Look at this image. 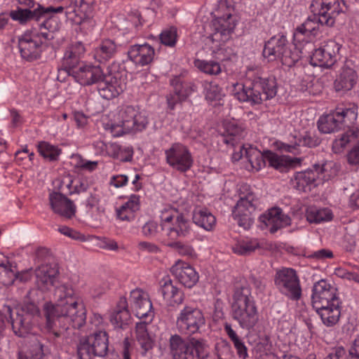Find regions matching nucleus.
Segmentation results:
<instances>
[{
	"label": "nucleus",
	"instance_id": "9d476101",
	"mask_svg": "<svg viewBox=\"0 0 359 359\" xmlns=\"http://www.w3.org/2000/svg\"><path fill=\"white\" fill-rule=\"evenodd\" d=\"M56 8L49 6L44 8L41 6L34 9L33 11L29 9L18 8L16 11L11 13L13 20L19 21L21 24L26 23L27 21L34 20L36 22L41 21L39 26L40 29L44 28L49 32H53L59 29L58 20L53 14L56 12Z\"/></svg>",
	"mask_w": 359,
	"mask_h": 359
},
{
	"label": "nucleus",
	"instance_id": "39448f33",
	"mask_svg": "<svg viewBox=\"0 0 359 359\" xmlns=\"http://www.w3.org/2000/svg\"><path fill=\"white\" fill-rule=\"evenodd\" d=\"M232 317L246 330L252 328L258 321L257 309L248 286L237 287L233 294Z\"/></svg>",
	"mask_w": 359,
	"mask_h": 359
},
{
	"label": "nucleus",
	"instance_id": "473e14b6",
	"mask_svg": "<svg viewBox=\"0 0 359 359\" xmlns=\"http://www.w3.org/2000/svg\"><path fill=\"white\" fill-rule=\"evenodd\" d=\"M58 273L55 266L50 264H42L35 270L36 283L41 290H48L53 285L55 278Z\"/></svg>",
	"mask_w": 359,
	"mask_h": 359
},
{
	"label": "nucleus",
	"instance_id": "37998d69",
	"mask_svg": "<svg viewBox=\"0 0 359 359\" xmlns=\"http://www.w3.org/2000/svg\"><path fill=\"white\" fill-rule=\"evenodd\" d=\"M316 172H318V178L322 177L323 180H329L335 177L339 172V166L332 161H325L323 164H314L313 165Z\"/></svg>",
	"mask_w": 359,
	"mask_h": 359
},
{
	"label": "nucleus",
	"instance_id": "4be33fe9",
	"mask_svg": "<svg viewBox=\"0 0 359 359\" xmlns=\"http://www.w3.org/2000/svg\"><path fill=\"white\" fill-rule=\"evenodd\" d=\"M38 34L32 36L26 32L18 39V48L21 57L27 61L32 62L41 57L42 43L38 40Z\"/></svg>",
	"mask_w": 359,
	"mask_h": 359
},
{
	"label": "nucleus",
	"instance_id": "a211bd4d",
	"mask_svg": "<svg viewBox=\"0 0 359 359\" xmlns=\"http://www.w3.org/2000/svg\"><path fill=\"white\" fill-rule=\"evenodd\" d=\"M341 46L334 41H327L325 45L316 49L310 56L312 66L331 67L337 61Z\"/></svg>",
	"mask_w": 359,
	"mask_h": 359
},
{
	"label": "nucleus",
	"instance_id": "c9c22d12",
	"mask_svg": "<svg viewBox=\"0 0 359 359\" xmlns=\"http://www.w3.org/2000/svg\"><path fill=\"white\" fill-rule=\"evenodd\" d=\"M340 304L341 302L339 300L335 302H332L330 305L316 309V312L326 326L331 327L338 323L341 316Z\"/></svg>",
	"mask_w": 359,
	"mask_h": 359
},
{
	"label": "nucleus",
	"instance_id": "0e129e2a",
	"mask_svg": "<svg viewBox=\"0 0 359 359\" xmlns=\"http://www.w3.org/2000/svg\"><path fill=\"white\" fill-rule=\"evenodd\" d=\"M158 225L154 222H148L142 227V232L147 236H154L157 232Z\"/></svg>",
	"mask_w": 359,
	"mask_h": 359
},
{
	"label": "nucleus",
	"instance_id": "393cba45",
	"mask_svg": "<svg viewBox=\"0 0 359 359\" xmlns=\"http://www.w3.org/2000/svg\"><path fill=\"white\" fill-rule=\"evenodd\" d=\"M126 83L116 76H104L97 83V89L102 97L111 100L123 92Z\"/></svg>",
	"mask_w": 359,
	"mask_h": 359
},
{
	"label": "nucleus",
	"instance_id": "e433bc0d",
	"mask_svg": "<svg viewBox=\"0 0 359 359\" xmlns=\"http://www.w3.org/2000/svg\"><path fill=\"white\" fill-rule=\"evenodd\" d=\"M159 292L169 306H179L182 304L184 294L182 291L172 285L170 280H166Z\"/></svg>",
	"mask_w": 359,
	"mask_h": 359
},
{
	"label": "nucleus",
	"instance_id": "a878e982",
	"mask_svg": "<svg viewBox=\"0 0 359 359\" xmlns=\"http://www.w3.org/2000/svg\"><path fill=\"white\" fill-rule=\"evenodd\" d=\"M130 299L135 316L140 318H148L151 321L154 316L152 304L142 290L136 289L130 292Z\"/></svg>",
	"mask_w": 359,
	"mask_h": 359
},
{
	"label": "nucleus",
	"instance_id": "ea45409f",
	"mask_svg": "<svg viewBox=\"0 0 359 359\" xmlns=\"http://www.w3.org/2000/svg\"><path fill=\"white\" fill-rule=\"evenodd\" d=\"M140 209V198L132 195L128 201L117 210V217L123 221H131L135 218V212Z\"/></svg>",
	"mask_w": 359,
	"mask_h": 359
},
{
	"label": "nucleus",
	"instance_id": "f3484780",
	"mask_svg": "<svg viewBox=\"0 0 359 359\" xmlns=\"http://www.w3.org/2000/svg\"><path fill=\"white\" fill-rule=\"evenodd\" d=\"M205 324L202 312L191 306H185L177 318L176 325L181 333L194 334Z\"/></svg>",
	"mask_w": 359,
	"mask_h": 359
},
{
	"label": "nucleus",
	"instance_id": "5fc2aeb1",
	"mask_svg": "<svg viewBox=\"0 0 359 359\" xmlns=\"http://www.w3.org/2000/svg\"><path fill=\"white\" fill-rule=\"evenodd\" d=\"M299 142L304 146L311 148L318 146L321 142V140L316 135L306 132L305 135L299 139Z\"/></svg>",
	"mask_w": 359,
	"mask_h": 359
},
{
	"label": "nucleus",
	"instance_id": "bb28decb",
	"mask_svg": "<svg viewBox=\"0 0 359 359\" xmlns=\"http://www.w3.org/2000/svg\"><path fill=\"white\" fill-rule=\"evenodd\" d=\"M72 76L83 86L97 84L104 77L100 66L81 65L76 70H72Z\"/></svg>",
	"mask_w": 359,
	"mask_h": 359
},
{
	"label": "nucleus",
	"instance_id": "3c124183",
	"mask_svg": "<svg viewBox=\"0 0 359 359\" xmlns=\"http://www.w3.org/2000/svg\"><path fill=\"white\" fill-rule=\"evenodd\" d=\"M167 245L175 250L182 256H186L191 258L196 256L195 251L191 245L180 241L170 242L167 244Z\"/></svg>",
	"mask_w": 359,
	"mask_h": 359
},
{
	"label": "nucleus",
	"instance_id": "72a5a7b5",
	"mask_svg": "<svg viewBox=\"0 0 359 359\" xmlns=\"http://www.w3.org/2000/svg\"><path fill=\"white\" fill-rule=\"evenodd\" d=\"M130 60L142 66L150 63L154 55V48L148 44L134 45L128 52Z\"/></svg>",
	"mask_w": 359,
	"mask_h": 359
},
{
	"label": "nucleus",
	"instance_id": "b1692460",
	"mask_svg": "<svg viewBox=\"0 0 359 359\" xmlns=\"http://www.w3.org/2000/svg\"><path fill=\"white\" fill-rule=\"evenodd\" d=\"M49 202L53 211L62 217L72 219L76 214V208L73 201L60 192H51Z\"/></svg>",
	"mask_w": 359,
	"mask_h": 359
},
{
	"label": "nucleus",
	"instance_id": "338daca9",
	"mask_svg": "<svg viewBox=\"0 0 359 359\" xmlns=\"http://www.w3.org/2000/svg\"><path fill=\"white\" fill-rule=\"evenodd\" d=\"M138 246L140 250L148 252L158 253L160 252L159 248L156 245L149 242L142 241L139 243Z\"/></svg>",
	"mask_w": 359,
	"mask_h": 359
},
{
	"label": "nucleus",
	"instance_id": "ddd939ff",
	"mask_svg": "<svg viewBox=\"0 0 359 359\" xmlns=\"http://www.w3.org/2000/svg\"><path fill=\"white\" fill-rule=\"evenodd\" d=\"M94 0H63L56 7V12H65L67 18L76 25L82 24L90 18L93 11Z\"/></svg>",
	"mask_w": 359,
	"mask_h": 359
},
{
	"label": "nucleus",
	"instance_id": "de8ad7c7",
	"mask_svg": "<svg viewBox=\"0 0 359 359\" xmlns=\"http://www.w3.org/2000/svg\"><path fill=\"white\" fill-rule=\"evenodd\" d=\"M194 65L200 71L209 75H217L221 72V66L216 61L196 60Z\"/></svg>",
	"mask_w": 359,
	"mask_h": 359
},
{
	"label": "nucleus",
	"instance_id": "8fccbe9b",
	"mask_svg": "<svg viewBox=\"0 0 359 359\" xmlns=\"http://www.w3.org/2000/svg\"><path fill=\"white\" fill-rule=\"evenodd\" d=\"M204 91L205 99L210 101L219 100L223 96L222 89L215 82H205Z\"/></svg>",
	"mask_w": 359,
	"mask_h": 359
},
{
	"label": "nucleus",
	"instance_id": "f8f14e48",
	"mask_svg": "<svg viewBox=\"0 0 359 359\" xmlns=\"http://www.w3.org/2000/svg\"><path fill=\"white\" fill-rule=\"evenodd\" d=\"M108 350V334L102 330L82 337L77 345L79 359H92L93 356L104 357Z\"/></svg>",
	"mask_w": 359,
	"mask_h": 359
},
{
	"label": "nucleus",
	"instance_id": "6ab92c4d",
	"mask_svg": "<svg viewBox=\"0 0 359 359\" xmlns=\"http://www.w3.org/2000/svg\"><path fill=\"white\" fill-rule=\"evenodd\" d=\"M167 163L180 172H186L191 168L193 159L187 147L181 144H174L166 150Z\"/></svg>",
	"mask_w": 359,
	"mask_h": 359
},
{
	"label": "nucleus",
	"instance_id": "7ed1b4c3",
	"mask_svg": "<svg viewBox=\"0 0 359 359\" xmlns=\"http://www.w3.org/2000/svg\"><path fill=\"white\" fill-rule=\"evenodd\" d=\"M36 293V290L28 291L25 297L27 301L15 309V315L10 306L4 305L1 309L4 315L10 318L12 330L16 336L26 337L32 330V319L40 313L39 309L34 302Z\"/></svg>",
	"mask_w": 359,
	"mask_h": 359
},
{
	"label": "nucleus",
	"instance_id": "1a4fd4ad",
	"mask_svg": "<svg viewBox=\"0 0 359 359\" xmlns=\"http://www.w3.org/2000/svg\"><path fill=\"white\" fill-rule=\"evenodd\" d=\"M238 196L239 200L233 210V216L239 226L248 229L253 223L252 214L257 208V200L250 186L247 184L240 186Z\"/></svg>",
	"mask_w": 359,
	"mask_h": 359
},
{
	"label": "nucleus",
	"instance_id": "c756f323",
	"mask_svg": "<svg viewBox=\"0 0 359 359\" xmlns=\"http://www.w3.org/2000/svg\"><path fill=\"white\" fill-rule=\"evenodd\" d=\"M358 79L356 72L348 64L344 65L334 81V88L337 92L344 93L351 90Z\"/></svg>",
	"mask_w": 359,
	"mask_h": 359
},
{
	"label": "nucleus",
	"instance_id": "a18cd8bd",
	"mask_svg": "<svg viewBox=\"0 0 359 359\" xmlns=\"http://www.w3.org/2000/svg\"><path fill=\"white\" fill-rule=\"evenodd\" d=\"M259 248V243L256 241H241L237 242L233 247L232 250L234 253L246 256L250 255L256 249Z\"/></svg>",
	"mask_w": 359,
	"mask_h": 359
},
{
	"label": "nucleus",
	"instance_id": "09e8293b",
	"mask_svg": "<svg viewBox=\"0 0 359 359\" xmlns=\"http://www.w3.org/2000/svg\"><path fill=\"white\" fill-rule=\"evenodd\" d=\"M81 57L72 54L69 55L67 52H65L62 59L63 70L65 71L69 76H72V70H76L83 63L81 62Z\"/></svg>",
	"mask_w": 359,
	"mask_h": 359
},
{
	"label": "nucleus",
	"instance_id": "f704fd0d",
	"mask_svg": "<svg viewBox=\"0 0 359 359\" xmlns=\"http://www.w3.org/2000/svg\"><path fill=\"white\" fill-rule=\"evenodd\" d=\"M318 179V172L313 168H309L304 171L297 172L291 179V183L294 189L299 191H306L311 189V187H316Z\"/></svg>",
	"mask_w": 359,
	"mask_h": 359
},
{
	"label": "nucleus",
	"instance_id": "bf43d9fd",
	"mask_svg": "<svg viewBox=\"0 0 359 359\" xmlns=\"http://www.w3.org/2000/svg\"><path fill=\"white\" fill-rule=\"evenodd\" d=\"M233 343L238 356L243 359H245L248 356V354L247 347L244 343L239 338L233 341Z\"/></svg>",
	"mask_w": 359,
	"mask_h": 359
},
{
	"label": "nucleus",
	"instance_id": "58836bf2",
	"mask_svg": "<svg viewBox=\"0 0 359 359\" xmlns=\"http://www.w3.org/2000/svg\"><path fill=\"white\" fill-rule=\"evenodd\" d=\"M147 326V323L146 321H142L136 324V339L142 348L141 353L143 355H145L154 347V341L148 333Z\"/></svg>",
	"mask_w": 359,
	"mask_h": 359
},
{
	"label": "nucleus",
	"instance_id": "4468645a",
	"mask_svg": "<svg viewBox=\"0 0 359 359\" xmlns=\"http://www.w3.org/2000/svg\"><path fill=\"white\" fill-rule=\"evenodd\" d=\"M275 285L278 290L289 299L298 300L302 296V288L296 271L290 268H283L276 271Z\"/></svg>",
	"mask_w": 359,
	"mask_h": 359
},
{
	"label": "nucleus",
	"instance_id": "6e6552de",
	"mask_svg": "<svg viewBox=\"0 0 359 359\" xmlns=\"http://www.w3.org/2000/svg\"><path fill=\"white\" fill-rule=\"evenodd\" d=\"M263 55L269 61L278 58L288 67L294 65L301 57L300 51L290 45L284 36L271 37L264 45Z\"/></svg>",
	"mask_w": 359,
	"mask_h": 359
},
{
	"label": "nucleus",
	"instance_id": "5701e85b",
	"mask_svg": "<svg viewBox=\"0 0 359 359\" xmlns=\"http://www.w3.org/2000/svg\"><path fill=\"white\" fill-rule=\"evenodd\" d=\"M25 346L18 353V359H42L46 352L43 339L41 337L31 333L26 336Z\"/></svg>",
	"mask_w": 359,
	"mask_h": 359
},
{
	"label": "nucleus",
	"instance_id": "4d7b16f0",
	"mask_svg": "<svg viewBox=\"0 0 359 359\" xmlns=\"http://www.w3.org/2000/svg\"><path fill=\"white\" fill-rule=\"evenodd\" d=\"M346 157L350 165H359V142L348 152Z\"/></svg>",
	"mask_w": 359,
	"mask_h": 359
},
{
	"label": "nucleus",
	"instance_id": "69168bd1",
	"mask_svg": "<svg viewBox=\"0 0 359 359\" xmlns=\"http://www.w3.org/2000/svg\"><path fill=\"white\" fill-rule=\"evenodd\" d=\"M66 52H67L69 55L73 54L81 57V55H83L85 52V48L82 43L77 42L75 44L70 46L69 48H68Z\"/></svg>",
	"mask_w": 359,
	"mask_h": 359
},
{
	"label": "nucleus",
	"instance_id": "aec40b11",
	"mask_svg": "<svg viewBox=\"0 0 359 359\" xmlns=\"http://www.w3.org/2000/svg\"><path fill=\"white\" fill-rule=\"evenodd\" d=\"M170 85L173 88V93L166 97L168 108L175 109L177 103H181L196 90V86L191 82H186L180 76H176L171 79Z\"/></svg>",
	"mask_w": 359,
	"mask_h": 359
},
{
	"label": "nucleus",
	"instance_id": "680f3d73",
	"mask_svg": "<svg viewBox=\"0 0 359 359\" xmlns=\"http://www.w3.org/2000/svg\"><path fill=\"white\" fill-rule=\"evenodd\" d=\"M307 31L311 33V35H315L318 26L320 24L317 20L315 19V15L313 17H309L308 19L304 22Z\"/></svg>",
	"mask_w": 359,
	"mask_h": 359
},
{
	"label": "nucleus",
	"instance_id": "e2e57ef3",
	"mask_svg": "<svg viewBox=\"0 0 359 359\" xmlns=\"http://www.w3.org/2000/svg\"><path fill=\"white\" fill-rule=\"evenodd\" d=\"M346 359H359V336L354 340L349 348Z\"/></svg>",
	"mask_w": 359,
	"mask_h": 359
},
{
	"label": "nucleus",
	"instance_id": "f257e3e1",
	"mask_svg": "<svg viewBox=\"0 0 359 359\" xmlns=\"http://www.w3.org/2000/svg\"><path fill=\"white\" fill-rule=\"evenodd\" d=\"M55 304L50 302L43 306L46 318V330L54 339H67L69 327L79 329L86 320L84 305L77 298L72 286L62 284L57 286L54 292Z\"/></svg>",
	"mask_w": 359,
	"mask_h": 359
},
{
	"label": "nucleus",
	"instance_id": "2f4dec72",
	"mask_svg": "<svg viewBox=\"0 0 359 359\" xmlns=\"http://www.w3.org/2000/svg\"><path fill=\"white\" fill-rule=\"evenodd\" d=\"M130 318L127 299L121 297L110 315V322L115 327L124 329L129 324Z\"/></svg>",
	"mask_w": 359,
	"mask_h": 359
},
{
	"label": "nucleus",
	"instance_id": "2eb2a0df",
	"mask_svg": "<svg viewBox=\"0 0 359 359\" xmlns=\"http://www.w3.org/2000/svg\"><path fill=\"white\" fill-rule=\"evenodd\" d=\"M245 155L252 168L256 170H259L262 168L264 167L266 162L269 163L270 166L279 170L285 168L287 165H291L292 163V160L286 156H278L271 151L261 153L257 149L250 148L245 149Z\"/></svg>",
	"mask_w": 359,
	"mask_h": 359
},
{
	"label": "nucleus",
	"instance_id": "6e6d98bb",
	"mask_svg": "<svg viewBox=\"0 0 359 359\" xmlns=\"http://www.w3.org/2000/svg\"><path fill=\"white\" fill-rule=\"evenodd\" d=\"M58 231L63 235L69 236L74 240L85 241V236L81 234L80 232L71 229L68 226H63L59 228Z\"/></svg>",
	"mask_w": 359,
	"mask_h": 359
},
{
	"label": "nucleus",
	"instance_id": "9b49d317",
	"mask_svg": "<svg viewBox=\"0 0 359 359\" xmlns=\"http://www.w3.org/2000/svg\"><path fill=\"white\" fill-rule=\"evenodd\" d=\"M310 9L320 25L332 27L337 17L346 13L348 7L344 0H313Z\"/></svg>",
	"mask_w": 359,
	"mask_h": 359
},
{
	"label": "nucleus",
	"instance_id": "20e7f679",
	"mask_svg": "<svg viewBox=\"0 0 359 359\" xmlns=\"http://www.w3.org/2000/svg\"><path fill=\"white\" fill-rule=\"evenodd\" d=\"M276 93L275 79L261 76H255L249 85L236 83L233 90V94L238 100L250 102L252 104H259L264 100L272 98Z\"/></svg>",
	"mask_w": 359,
	"mask_h": 359
},
{
	"label": "nucleus",
	"instance_id": "423d86ee",
	"mask_svg": "<svg viewBox=\"0 0 359 359\" xmlns=\"http://www.w3.org/2000/svg\"><path fill=\"white\" fill-rule=\"evenodd\" d=\"M232 0H220L217 7L212 13L214 19L211 22L212 33L210 39L212 42L222 43L227 41L230 34L236 27L235 20L233 18L232 12L233 7Z\"/></svg>",
	"mask_w": 359,
	"mask_h": 359
},
{
	"label": "nucleus",
	"instance_id": "0eeeda50",
	"mask_svg": "<svg viewBox=\"0 0 359 359\" xmlns=\"http://www.w3.org/2000/svg\"><path fill=\"white\" fill-rule=\"evenodd\" d=\"M148 123L147 117L133 106H126L118 114V120L110 124V131L114 137L144 130Z\"/></svg>",
	"mask_w": 359,
	"mask_h": 359
},
{
	"label": "nucleus",
	"instance_id": "412c9836",
	"mask_svg": "<svg viewBox=\"0 0 359 359\" xmlns=\"http://www.w3.org/2000/svg\"><path fill=\"white\" fill-rule=\"evenodd\" d=\"M337 289L332 287L326 280L322 279L316 283L313 287L311 296L313 307L319 309L323 306L339 301L336 294Z\"/></svg>",
	"mask_w": 359,
	"mask_h": 359
},
{
	"label": "nucleus",
	"instance_id": "f03ea898",
	"mask_svg": "<svg viewBox=\"0 0 359 359\" xmlns=\"http://www.w3.org/2000/svg\"><path fill=\"white\" fill-rule=\"evenodd\" d=\"M357 116L358 107L352 104L348 107L337 108L332 113L320 117L318 128L322 133H331L342 128H349L340 138L333 142L332 150L334 153H341L348 143L359 138V128H350Z\"/></svg>",
	"mask_w": 359,
	"mask_h": 359
},
{
	"label": "nucleus",
	"instance_id": "79ce46f5",
	"mask_svg": "<svg viewBox=\"0 0 359 359\" xmlns=\"http://www.w3.org/2000/svg\"><path fill=\"white\" fill-rule=\"evenodd\" d=\"M117 46L111 39L102 41L101 44L95 50V58L100 62L107 61L116 53Z\"/></svg>",
	"mask_w": 359,
	"mask_h": 359
},
{
	"label": "nucleus",
	"instance_id": "052dcab7",
	"mask_svg": "<svg viewBox=\"0 0 359 359\" xmlns=\"http://www.w3.org/2000/svg\"><path fill=\"white\" fill-rule=\"evenodd\" d=\"M89 185L86 180L81 179L79 182L74 186V190L69 191V195H73L74 194H81L83 192H86L88 189Z\"/></svg>",
	"mask_w": 359,
	"mask_h": 359
},
{
	"label": "nucleus",
	"instance_id": "7c9ffc66",
	"mask_svg": "<svg viewBox=\"0 0 359 359\" xmlns=\"http://www.w3.org/2000/svg\"><path fill=\"white\" fill-rule=\"evenodd\" d=\"M224 128V133L217 136L219 142L235 147L245 135L243 128L235 121L225 122Z\"/></svg>",
	"mask_w": 359,
	"mask_h": 359
},
{
	"label": "nucleus",
	"instance_id": "13d9d810",
	"mask_svg": "<svg viewBox=\"0 0 359 359\" xmlns=\"http://www.w3.org/2000/svg\"><path fill=\"white\" fill-rule=\"evenodd\" d=\"M332 252L327 249H320L319 250L312 252L311 255H309V257L316 259L318 260H323L326 258H332Z\"/></svg>",
	"mask_w": 359,
	"mask_h": 359
},
{
	"label": "nucleus",
	"instance_id": "c03bdc74",
	"mask_svg": "<svg viewBox=\"0 0 359 359\" xmlns=\"http://www.w3.org/2000/svg\"><path fill=\"white\" fill-rule=\"evenodd\" d=\"M306 218L311 223H320L331 220L332 213L328 208L318 209L316 208H311L306 212Z\"/></svg>",
	"mask_w": 359,
	"mask_h": 359
},
{
	"label": "nucleus",
	"instance_id": "864d4df0",
	"mask_svg": "<svg viewBox=\"0 0 359 359\" xmlns=\"http://www.w3.org/2000/svg\"><path fill=\"white\" fill-rule=\"evenodd\" d=\"M177 28L171 27L164 29L160 34L161 42L168 46L173 47L177 42Z\"/></svg>",
	"mask_w": 359,
	"mask_h": 359
},
{
	"label": "nucleus",
	"instance_id": "cd10ccee",
	"mask_svg": "<svg viewBox=\"0 0 359 359\" xmlns=\"http://www.w3.org/2000/svg\"><path fill=\"white\" fill-rule=\"evenodd\" d=\"M170 272L177 280L189 288L194 286L198 281V274L189 264L178 261L170 269Z\"/></svg>",
	"mask_w": 359,
	"mask_h": 359
},
{
	"label": "nucleus",
	"instance_id": "4c0bfd02",
	"mask_svg": "<svg viewBox=\"0 0 359 359\" xmlns=\"http://www.w3.org/2000/svg\"><path fill=\"white\" fill-rule=\"evenodd\" d=\"M191 227L189 222L183 215L179 214L176 216L175 223L168 226L167 234L171 239H176L179 237H185L190 232Z\"/></svg>",
	"mask_w": 359,
	"mask_h": 359
},
{
	"label": "nucleus",
	"instance_id": "774afa93",
	"mask_svg": "<svg viewBox=\"0 0 359 359\" xmlns=\"http://www.w3.org/2000/svg\"><path fill=\"white\" fill-rule=\"evenodd\" d=\"M346 355V351L342 346L335 347L325 359H340Z\"/></svg>",
	"mask_w": 359,
	"mask_h": 359
},
{
	"label": "nucleus",
	"instance_id": "49530a36",
	"mask_svg": "<svg viewBox=\"0 0 359 359\" xmlns=\"http://www.w3.org/2000/svg\"><path fill=\"white\" fill-rule=\"evenodd\" d=\"M38 151L43 158L52 161H57L62 151L57 147L51 145L46 142L39 143Z\"/></svg>",
	"mask_w": 359,
	"mask_h": 359
},
{
	"label": "nucleus",
	"instance_id": "603ef678",
	"mask_svg": "<svg viewBox=\"0 0 359 359\" xmlns=\"http://www.w3.org/2000/svg\"><path fill=\"white\" fill-rule=\"evenodd\" d=\"M16 278V273L5 264H0V283L11 285Z\"/></svg>",
	"mask_w": 359,
	"mask_h": 359
},
{
	"label": "nucleus",
	"instance_id": "c85d7f7f",
	"mask_svg": "<svg viewBox=\"0 0 359 359\" xmlns=\"http://www.w3.org/2000/svg\"><path fill=\"white\" fill-rule=\"evenodd\" d=\"M261 220L266 226H270V232L275 233L278 229L290 224V217L283 213L279 208H273L269 210L266 214L261 216Z\"/></svg>",
	"mask_w": 359,
	"mask_h": 359
},
{
	"label": "nucleus",
	"instance_id": "dca6fc26",
	"mask_svg": "<svg viewBox=\"0 0 359 359\" xmlns=\"http://www.w3.org/2000/svg\"><path fill=\"white\" fill-rule=\"evenodd\" d=\"M203 349V340L194 337L185 340L179 334H172L169 339V351L172 359L191 355H198Z\"/></svg>",
	"mask_w": 359,
	"mask_h": 359
},
{
	"label": "nucleus",
	"instance_id": "a19ab883",
	"mask_svg": "<svg viewBox=\"0 0 359 359\" xmlns=\"http://www.w3.org/2000/svg\"><path fill=\"white\" fill-rule=\"evenodd\" d=\"M193 222L206 231H210L215 226L216 219L206 209H195L193 212Z\"/></svg>",
	"mask_w": 359,
	"mask_h": 359
}]
</instances>
